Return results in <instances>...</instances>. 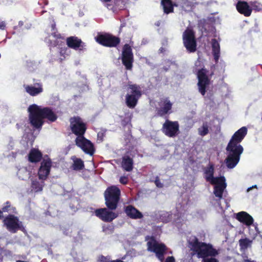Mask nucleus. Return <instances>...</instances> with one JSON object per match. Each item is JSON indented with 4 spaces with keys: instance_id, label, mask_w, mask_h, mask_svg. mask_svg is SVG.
<instances>
[{
    "instance_id": "f257e3e1",
    "label": "nucleus",
    "mask_w": 262,
    "mask_h": 262,
    "mask_svg": "<svg viewBox=\"0 0 262 262\" xmlns=\"http://www.w3.org/2000/svg\"><path fill=\"white\" fill-rule=\"evenodd\" d=\"M247 134V128L244 126L236 131L232 136L226 147L227 158L225 163L228 168L232 169L238 164L243 148L240 142Z\"/></svg>"
},
{
    "instance_id": "f03ea898",
    "label": "nucleus",
    "mask_w": 262,
    "mask_h": 262,
    "mask_svg": "<svg viewBox=\"0 0 262 262\" xmlns=\"http://www.w3.org/2000/svg\"><path fill=\"white\" fill-rule=\"evenodd\" d=\"M29 120L36 128H40L43 123V119L54 122L57 119L56 115L49 107H42L36 104L31 105L28 108Z\"/></svg>"
},
{
    "instance_id": "7ed1b4c3",
    "label": "nucleus",
    "mask_w": 262,
    "mask_h": 262,
    "mask_svg": "<svg viewBox=\"0 0 262 262\" xmlns=\"http://www.w3.org/2000/svg\"><path fill=\"white\" fill-rule=\"evenodd\" d=\"M191 249L194 251L199 258H206L208 256H215L219 254L217 250L212 245L199 242L195 236H191L188 239Z\"/></svg>"
},
{
    "instance_id": "20e7f679",
    "label": "nucleus",
    "mask_w": 262,
    "mask_h": 262,
    "mask_svg": "<svg viewBox=\"0 0 262 262\" xmlns=\"http://www.w3.org/2000/svg\"><path fill=\"white\" fill-rule=\"evenodd\" d=\"M104 195L107 208L110 210L116 209L121 195L120 189L116 186H111L105 190Z\"/></svg>"
},
{
    "instance_id": "39448f33",
    "label": "nucleus",
    "mask_w": 262,
    "mask_h": 262,
    "mask_svg": "<svg viewBox=\"0 0 262 262\" xmlns=\"http://www.w3.org/2000/svg\"><path fill=\"white\" fill-rule=\"evenodd\" d=\"M129 89L131 90V94L126 96V103L129 108H134L138 100L141 96V90L139 86L136 84H129Z\"/></svg>"
},
{
    "instance_id": "423d86ee",
    "label": "nucleus",
    "mask_w": 262,
    "mask_h": 262,
    "mask_svg": "<svg viewBox=\"0 0 262 262\" xmlns=\"http://www.w3.org/2000/svg\"><path fill=\"white\" fill-rule=\"evenodd\" d=\"M3 223L7 229L13 233L23 229L21 222L13 215H9L6 217L3 220Z\"/></svg>"
},
{
    "instance_id": "0eeeda50",
    "label": "nucleus",
    "mask_w": 262,
    "mask_h": 262,
    "mask_svg": "<svg viewBox=\"0 0 262 262\" xmlns=\"http://www.w3.org/2000/svg\"><path fill=\"white\" fill-rule=\"evenodd\" d=\"M183 40L184 46L187 51L190 53L194 52L196 49V42L193 31L187 29L183 34Z\"/></svg>"
},
{
    "instance_id": "6e6552de",
    "label": "nucleus",
    "mask_w": 262,
    "mask_h": 262,
    "mask_svg": "<svg viewBox=\"0 0 262 262\" xmlns=\"http://www.w3.org/2000/svg\"><path fill=\"white\" fill-rule=\"evenodd\" d=\"M147 249L155 253L159 259L163 261L164 252L166 250V247L163 244L159 243L154 238H151L147 242Z\"/></svg>"
},
{
    "instance_id": "1a4fd4ad",
    "label": "nucleus",
    "mask_w": 262,
    "mask_h": 262,
    "mask_svg": "<svg viewBox=\"0 0 262 262\" xmlns=\"http://www.w3.org/2000/svg\"><path fill=\"white\" fill-rule=\"evenodd\" d=\"M212 185H214L213 193L215 197L214 200L216 201L218 206L222 208L220 201L222 199L223 195L226 192L227 187L225 177H223L220 181H217L215 183H213Z\"/></svg>"
},
{
    "instance_id": "9d476101",
    "label": "nucleus",
    "mask_w": 262,
    "mask_h": 262,
    "mask_svg": "<svg viewBox=\"0 0 262 262\" xmlns=\"http://www.w3.org/2000/svg\"><path fill=\"white\" fill-rule=\"evenodd\" d=\"M121 59L123 64L127 70H130L132 69L134 56L132 48L128 44H125L123 47Z\"/></svg>"
},
{
    "instance_id": "9b49d317",
    "label": "nucleus",
    "mask_w": 262,
    "mask_h": 262,
    "mask_svg": "<svg viewBox=\"0 0 262 262\" xmlns=\"http://www.w3.org/2000/svg\"><path fill=\"white\" fill-rule=\"evenodd\" d=\"M77 146L80 147L85 154L93 156L95 152L93 144L83 136H78L75 139Z\"/></svg>"
},
{
    "instance_id": "f8f14e48",
    "label": "nucleus",
    "mask_w": 262,
    "mask_h": 262,
    "mask_svg": "<svg viewBox=\"0 0 262 262\" xmlns=\"http://www.w3.org/2000/svg\"><path fill=\"white\" fill-rule=\"evenodd\" d=\"M162 131L169 137H176L179 133V125L177 121L166 120L163 124Z\"/></svg>"
},
{
    "instance_id": "ddd939ff",
    "label": "nucleus",
    "mask_w": 262,
    "mask_h": 262,
    "mask_svg": "<svg viewBox=\"0 0 262 262\" xmlns=\"http://www.w3.org/2000/svg\"><path fill=\"white\" fill-rule=\"evenodd\" d=\"M71 127L72 132L78 136H83L86 130L85 124L78 117L72 118L70 120Z\"/></svg>"
},
{
    "instance_id": "4468645a",
    "label": "nucleus",
    "mask_w": 262,
    "mask_h": 262,
    "mask_svg": "<svg viewBox=\"0 0 262 262\" xmlns=\"http://www.w3.org/2000/svg\"><path fill=\"white\" fill-rule=\"evenodd\" d=\"M207 71L206 69H202L198 72V78L199 82L198 83L199 91L202 95L206 93V89L209 84L210 81L207 75Z\"/></svg>"
},
{
    "instance_id": "2eb2a0df",
    "label": "nucleus",
    "mask_w": 262,
    "mask_h": 262,
    "mask_svg": "<svg viewBox=\"0 0 262 262\" xmlns=\"http://www.w3.org/2000/svg\"><path fill=\"white\" fill-rule=\"evenodd\" d=\"M96 39L100 44L110 47H116L120 42L118 38L108 34L99 35Z\"/></svg>"
},
{
    "instance_id": "dca6fc26",
    "label": "nucleus",
    "mask_w": 262,
    "mask_h": 262,
    "mask_svg": "<svg viewBox=\"0 0 262 262\" xmlns=\"http://www.w3.org/2000/svg\"><path fill=\"white\" fill-rule=\"evenodd\" d=\"M51 166L52 162L50 159H44L42 160L38 171L39 180H45L47 178L50 173Z\"/></svg>"
},
{
    "instance_id": "f3484780",
    "label": "nucleus",
    "mask_w": 262,
    "mask_h": 262,
    "mask_svg": "<svg viewBox=\"0 0 262 262\" xmlns=\"http://www.w3.org/2000/svg\"><path fill=\"white\" fill-rule=\"evenodd\" d=\"M95 213L97 216L99 217L102 221L107 222H112L118 216L117 214L110 211L106 208L97 209L95 211Z\"/></svg>"
},
{
    "instance_id": "a211bd4d",
    "label": "nucleus",
    "mask_w": 262,
    "mask_h": 262,
    "mask_svg": "<svg viewBox=\"0 0 262 262\" xmlns=\"http://www.w3.org/2000/svg\"><path fill=\"white\" fill-rule=\"evenodd\" d=\"M159 106L158 113L160 116H162L170 113L172 103L167 98L161 99L159 102Z\"/></svg>"
},
{
    "instance_id": "6ab92c4d",
    "label": "nucleus",
    "mask_w": 262,
    "mask_h": 262,
    "mask_svg": "<svg viewBox=\"0 0 262 262\" xmlns=\"http://www.w3.org/2000/svg\"><path fill=\"white\" fill-rule=\"evenodd\" d=\"M236 219L240 222L243 223L247 226L252 225L253 223V217L246 212L242 211L236 214Z\"/></svg>"
},
{
    "instance_id": "aec40b11",
    "label": "nucleus",
    "mask_w": 262,
    "mask_h": 262,
    "mask_svg": "<svg viewBox=\"0 0 262 262\" xmlns=\"http://www.w3.org/2000/svg\"><path fill=\"white\" fill-rule=\"evenodd\" d=\"M67 43L68 47L75 50H82L83 47V43L81 40L76 37L72 36L67 39Z\"/></svg>"
},
{
    "instance_id": "412c9836",
    "label": "nucleus",
    "mask_w": 262,
    "mask_h": 262,
    "mask_svg": "<svg viewBox=\"0 0 262 262\" xmlns=\"http://www.w3.org/2000/svg\"><path fill=\"white\" fill-rule=\"evenodd\" d=\"M236 9L240 13L245 16H249L251 14V8L245 2H238L236 4Z\"/></svg>"
},
{
    "instance_id": "4be33fe9",
    "label": "nucleus",
    "mask_w": 262,
    "mask_h": 262,
    "mask_svg": "<svg viewBox=\"0 0 262 262\" xmlns=\"http://www.w3.org/2000/svg\"><path fill=\"white\" fill-rule=\"evenodd\" d=\"M213 172L214 169L212 166H211L209 167H208L207 169H206L205 172V177L206 181L211 184L215 183V182H216L218 181H220V180L221 179V178L224 177L223 176L220 177H214Z\"/></svg>"
},
{
    "instance_id": "5701e85b",
    "label": "nucleus",
    "mask_w": 262,
    "mask_h": 262,
    "mask_svg": "<svg viewBox=\"0 0 262 262\" xmlns=\"http://www.w3.org/2000/svg\"><path fill=\"white\" fill-rule=\"evenodd\" d=\"M125 213L132 219H141L143 217L142 214L137 209L132 206H128L125 208Z\"/></svg>"
},
{
    "instance_id": "b1692460",
    "label": "nucleus",
    "mask_w": 262,
    "mask_h": 262,
    "mask_svg": "<svg viewBox=\"0 0 262 262\" xmlns=\"http://www.w3.org/2000/svg\"><path fill=\"white\" fill-rule=\"evenodd\" d=\"M25 88L26 91L31 96H36L43 91L42 85L39 83H37L35 86L26 85Z\"/></svg>"
},
{
    "instance_id": "393cba45",
    "label": "nucleus",
    "mask_w": 262,
    "mask_h": 262,
    "mask_svg": "<svg viewBox=\"0 0 262 262\" xmlns=\"http://www.w3.org/2000/svg\"><path fill=\"white\" fill-rule=\"evenodd\" d=\"M211 45L212 49V53L214 60L216 62L219 60L220 56V46L219 42L215 39H213L211 40Z\"/></svg>"
},
{
    "instance_id": "a878e982",
    "label": "nucleus",
    "mask_w": 262,
    "mask_h": 262,
    "mask_svg": "<svg viewBox=\"0 0 262 262\" xmlns=\"http://www.w3.org/2000/svg\"><path fill=\"white\" fill-rule=\"evenodd\" d=\"M42 158L41 153L35 148L31 150L29 155V160L31 162L36 163L39 161Z\"/></svg>"
},
{
    "instance_id": "bb28decb",
    "label": "nucleus",
    "mask_w": 262,
    "mask_h": 262,
    "mask_svg": "<svg viewBox=\"0 0 262 262\" xmlns=\"http://www.w3.org/2000/svg\"><path fill=\"white\" fill-rule=\"evenodd\" d=\"M122 167L126 171H130L133 168V160L128 156H124L122 158Z\"/></svg>"
},
{
    "instance_id": "cd10ccee",
    "label": "nucleus",
    "mask_w": 262,
    "mask_h": 262,
    "mask_svg": "<svg viewBox=\"0 0 262 262\" xmlns=\"http://www.w3.org/2000/svg\"><path fill=\"white\" fill-rule=\"evenodd\" d=\"M44 181L42 180H37V179L31 180V191L35 192L41 191L44 186Z\"/></svg>"
},
{
    "instance_id": "c85d7f7f",
    "label": "nucleus",
    "mask_w": 262,
    "mask_h": 262,
    "mask_svg": "<svg viewBox=\"0 0 262 262\" xmlns=\"http://www.w3.org/2000/svg\"><path fill=\"white\" fill-rule=\"evenodd\" d=\"M161 5L164 13L168 14L173 11V6L170 0H162Z\"/></svg>"
},
{
    "instance_id": "c756f323",
    "label": "nucleus",
    "mask_w": 262,
    "mask_h": 262,
    "mask_svg": "<svg viewBox=\"0 0 262 262\" xmlns=\"http://www.w3.org/2000/svg\"><path fill=\"white\" fill-rule=\"evenodd\" d=\"M30 172L25 167L20 168L17 172V176L20 179L25 180L30 176Z\"/></svg>"
},
{
    "instance_id": "7c9ffc66",
    "label": "nucleus",
    "mask_w": 262,
    "mask_h": 262,
    "mask_svg": "<svg viewBox=\"0 0 262 262\" xmlns=\"http://www.w3.org/2000/svg\"><path fill=\"white\" fill-rule=\"evenodd\" d=\"M72 168L75 170H80L84 167L83 162L78 158H73Z\"/></svg>"
},
{
    "instance_id": "2f4dec72",
    "label": "nucleus",
    "mask_w": 262,
    "mask_h": 262,
    "mask_svg": "<svg viewBox=\"0 0 262 262\" xmlns=\"http://www.w3.org/2000/svg\"><path fill=\"white\" fill-rule=\"evenodd\" d=\"M209 124L207 122H204L198 128V133L201 136H205L209 133Z\"/></svg>"
},
{
    "instance_id": "473e14b6",
    "label": "nucleus",
    "mask_w": 262,
    "mask_h": 262,
    "mask_svg": "<svg viewBox=\"0 0 262 262\" xmlns=\"http://www.w3.org/2000/svg\"><path fill=\"white\" fill-rule=\"evenodd\" d=\"M253 239L251 240L249 238H245L241 239L239 241V244L242 249H246L250 247L252 243Z\"/></svg>"
},
{
    "instance_id": "72a5a7b5",
    "label": "nucleus",
    "mask_w": 262,
    "mask_h": 262,
    "mask_svg": "<svg viewBox=\"0 0 262 262\" xmlns=\"http://www.w3.org/2000/svg\"><path fill=\"white\" fill-rule=\"evenodd\" d=\"M249 234L251 236V237L252 238V239H254L256 236L259 233L258 229L257 227V224H253L252 226V227H253V229L251 228V227L249 226Z\"/></svg>"
},
{
    "instance_id": "f704fd0d",
    "label": "nucleus",
    "mask_w": 262,
    "mask_h": 262,
    "mask_svg": "<svg viewBox=\"0 0 262 262\" xmlns=\"http://www.w3.org/2000/svg\"><path fill=\"white\" fill-rule=\"evenodd\" d=\"M250 5L253 9L257 11H262V4L257 1L250 2Z\"/></svg>"
},
{
    "instance_id": "c9c22d12",
    "label": "nucleus",
    "mask_w": 262,
    "mask_h": 262,
    "mask_svg": "<svg viewBox=\"0 0 262 262\" xmlns=\"http://www.w3.org/2000/svg\"><path fill=\"white\" fill-rule=\"evenodd\" d=\"M55 24L54 23L52 24L51 28H52V35L54 38L55 39H63V38L61 37V35L59 33H57L55 31Z\"/></svg>"
},
{
    "instance_id": "e433bc0d",
    "label": "nucleus",
    "mask_w": 262,
    "mask_h": 262,
    "mask_svg": "<svg viewBox=\"0 0 262 262\" xmlns=\"http://www.w3.org/2000/svg\"><path fill=\"white\" fill-rule=\"evenodd\" d=\"M2 210L4 212L10 211L11 212H14L15 208L11 206V204L9 202H7L5 204V206L3 207Z\"/></svg>"
},
{
    "instance_id": "4c0bfd02",
    "label": "nucleus",
    "mask_w": 262,
    "mask_h": 262,
    "mask_svg": "<svg viewBox=\"0 0 262 262\" xmlns=\"http://www.w3.org/2000/svg\"><path fill=\"white\" fill-rule=\"evenodd\" d=\"M106 130L102 129H101L97 134V140L99 141V142H102L103 138L105 135Z\"/></svg>"
},
{
    "instance_id": "58836bf2",
    "label": "nucleus",
    "mask_w": 262,
    "mask_h": 262,
    "mask_svg": "<svg viewBox=\"0 0 262 262\" xmlns=\"http://www.w3.org/2000/svg\"><path fill=\"white\" fill-rule=\"evenodd\" d=\"M161 220L163 222H167L169 220V214L168 212H164L161 215Z\"/></svg>"
},
{
    "instance_id": "ea45409f",
    "label": "nucleus",
    "mask_w": 262,
    "mask_h": 262,
    "mask_svg": "<svg viewBox=\"0 0 262 262\" xmlns=\"http://www.w3.org/2000/svg\"><path fill=\"white\" fill-rule=\"evenodd\" d=\"M202 262H219V260L217 259L211 257L210 258H204Z\"/></svg>"
},
{
    "instance_id": "a19ab883",
    "label": "nucleus",
    "mask_w": 262,
    "mask_h": 262,
    "mask_svg": "<svg viewBox=\"0 0 262 262\" xmlns=\"http://www.w3.org/2000/svg\"><path fill=\"white\" fill-rule=\"evenodd\" d=\"M119 182L122 184H126L128 182V178L126 176L121 177Z\"/></svg>"
},
{
    "instance_id": "79ce46f5",
    "label": "nucleus",
    "mask_w": 262,
    "mask_h": 262,
    "mask_svg": "<svg viewBox=\"0 0 262 262\" xmlns=\"http://www.w3.org/2000/svg\"><path fill=\"white\" fill-rule=\"evenodd\" d=\"M99 262H111L110 258L101 256L99 258Z\"/></svg>"
},
{
    "instance_id": "37998d69",
    "label": "nucleus",
    "mask_w": 262,
    "mask_h": 262,
    "mask_svg": "<svg viewBox=\"0 0 262 262\" xmlns=\"http://www.w3.org/2000/svg\"><path fill=\"white\" fill-rule=\"evenodd\" d=\"M155 183L158 187L161 188L163 187V184L162 183H161V182L158 177H156Z\"/></svg>"
},
{
    "instance_id": "c03bdc74",
    "label": "nucleus",
    "mask_w": 262,
    "mask_h": 262,
    "mask_svg": "<svg viewBox=\"0 0 262 262\" xmlns=\"http://www.w3.org/2000/svg\"><path fill=\"white\" fill-rule=\"evenodd\" d=\"M59 43V40H53L52 41H51L50 42V46L55 47V46L58 45Z\"/></svg>"
},
{
    "instance_id": "a18cd8bd",
    "label": "nucleus",
    "mask_w": 262,
    "mask_h": 262,
    "mask_svg": "<svg viewBox=\"0 0 262 262\" xmlns=\"http://www.w3.org/2000/svg\"><path fill=\"white\" fill-rule=\"evenodd\" d=\"M165 262H175V260L173 256H169L166 259Z\"/></svg>"
},
{
    "instance_id": "49530a36",
    "label": "nucleus",
    "mask_w": 262,
    "mask_h": 262,
    "mask_svg": "<svg viewBox=\"0 0 262 262\" xmlns=\"http://www.w3.org/2000/svg\"><path fill=\"white\" fill-rule=\"evenodd\" d=\"M6 27L5 23L3 21H0V29L4 30Z\"/></svg>"
},
{
    "instance_id": "de8ad7c7",
    "label": "nucleus",
    "mask_w": 262,
    "mask_h": 262,
    "mask_svg": "<svg viewBox=\"0 0 262 262\" xmlns=\"http://www.w3.org/2000/svg\"><path fill=\"white\" fill-rule=\"evenodd\" d=\"M1 254H3L5 255H11V252L8 250H3V251H2Z\"/></svg>"
},
{
    "instance_id": "09e8293b",
    "label": "nucleus",
    "mask_w": 262,
    "mask_h": 262,
    "mask_svg": "<svg viewBox=\"0 0 262 262\" xmlns=\"http://www.w3.org/2000/svg\"><path fill=\"white\" fill-rule=\"evenodd\" d=\"M253 188H257V185H253L251 187H250L248 188L247 189V192H249Z\"/></svg>"
},
{
    "instance_id": "8fccbe9b",
    "label": "nucleus",
    "mask_w": 262,
    "mask_h": 262,
    "mask_svg": "<svg viewBox=\"0 0 262 262\" xmlns=\"http://www.w3.org/2000/svg\"><path fill=\"white\" fill-rule=\"evenodd\" d=\"M102 3H108L110 2L112 0H100Z\"/></svg>"
},
{
    "instance_id": "3c124183",
    "label": "nucleus",
    "mask_w": 262,
    "mask_h": 262,
    "mask_svg": "<svg viewBox=\"0 0 262 262\" xmlns=\"http://www.w3.org/2000/svg\"><path fill=\"white\" fill-rule=\"evenodd\" d=\"M244 262H255L254 261H251L250 260L248 259H244Z\"/></svg>"
},
{
    "instance_id": "603ef678",
    "label": "nucleus",
    "mask_w": 262,
    "mask_h": 262,
    "mask_svg": "<svg viewBox=\"0 0 262 262\" xmlns=\"http://www.w3.org/2000/svg\"><path fill=\"white\" fill-rule=\"evenodd\" d=\"M107 229V228H105L104 226L103 227V231L106 232Z\"/></svg>"
},
{
    "instance_id": "864d4df0",
    "label": "nucleus",
    "mask_w": 262,
    "mask_h": 262,
    "mask_svg": "<svg viewBox=\"0 0 262 262\" xmlns=\"http://www.w3.org/2000/svg\"><path fill=\"white\" fill-rule=\"evenodd\" d=\"M3 212L0 210V219L2 217Z\"/></svg>"
},
{
    "instance_id": "5fc2aeb1",
    "label": "nucleus",
    "mask_w": 262,
    "mask_h": 262,
    "mask_svg": "<svg viewBox=\"0 0 262 262\" xmlns=\"http://www.w3.org/2000/svg\"><path fill=\"white\" fill-rule=\"evenodd\" d=\"M3 259L2 257L0 256V262H2Z\"/></svg>"
},
{
    "instance_id": "6e6d98bb",
    "label": "nucleus",
    "mask_w": 262,
    "mask_h": 262,
    "mask_svg": "<svg viewBox=\"0 0 262 262\" xmlns=\"http://www.w3.org/2000/svg\"><path fill=\"white\" fill-rule=\"evenodd\" d=\"M199 62H200V61H197L196 62H195V65H196V64H197V63H199Z\"/></svg>"
},
{
    "instance_id": "4d7b16f0",
    "label": "nucleus",
    "mask_w": 262,
    "mask_h": 262,
    "mask_svg": "<svg viewBox=\"0 0 262 262\" xmlns=\"http://www.w3.org/2000/svg\"><path fill=\"white\" fill-rule=\"evenodd\" d=\"M47 4H48V3H47V2H46L45 4L47 5Z\"/></svg>"
}]
</instances>
